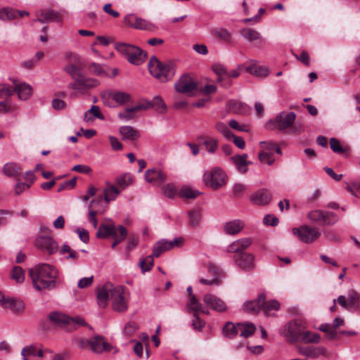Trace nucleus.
<instances>
[{
	"label": "nucleus",
	"mask_w": 360,
	"mask_h": 360,
	"mask_svg": "<svg viewBox=\"0 0 360 360\" xmlns=\"http://www.w3.org/2000/svg\"><path fill=\"white\" fill-rule=\"evenodd\" d=\"M96 294L98 305L101 309L108 306L109 300H111L112 308L115 311L123 313L128 308L129 294L121 285L106 283L96 288Z\"/></svg>",
	"instance_id": "1"
},
{
	"label": "nucleus",
	"mask_w": 360,
	"mask_h": 360,
	"mask_svg": "<svg viewBox=\"0 0 360 360\" xmlns=\"http://www.w3.org/2000/svg\"><path fill=\"white\" fill-rule=\"evenodd\" d=\"M33 287L41 291L53 289L56 287V278L58 276L56 269L48 264H39L29 270Z\"/></svg>",
	"instance_id": "2"
},
{
	"label": "nucleus",
	"mask_w": 360,
	"mask_h": 360,
	"mask_svg": "<svg viewBox=\"0 0 360 360\" xmlns=\"http://www.w3.org/2000/svg\"><path fill=\"white\" fill-rule=\"evenodd\" d=\"M280 334L289 342L310 343L315 341V334L310 332L304 322L295 319L283 325L280 329Z\"/></svg>",
	"instance_id": "3"
},
{
	"label": "nucleus",
	"mask_w": 360,
	"mask_h": 360,
	"mask_svg": "<svg viewBox=\"0 0 360 360\" xmlns=\"http://www.w3.org/2000/svg\"><path fill=\"white\" fill-rule=\"evenodd\" d=\"M296 115L293 112H281L274 120H270L266 124V127L270 130L278 129L281 131L289 129V133L299 134L302 131V125H293Z\"/></svg>",
	"instance_id": "4"
},
{
	"label": "nucleus",
	"mask_w": 360,
	"mask_h": 360,
	"mask_svg": "<svg viewBox=\"0 0 360 360\" xmlns=\"http://www.w3.org/2000/svg\"><path fill=\"white\" fill-rule=\"evenodd\" d=\"M148 68L151 75L161 82H166L172 79L175 74V69L172 63H162L155 56L150 58Z\"/></svg>",
	"instance_id": "5"
},
{
	"label": "nucleus",
	"mask_w": 360,
	"mask_h": 360,
	"mask_svg": "<svg viewBox=\"0 0 360 360\" xmlns=\"http://www.w3.org/2000/svg\"><path fill=\"white\" fill-rule=\"evenodd\" d=\"M49 319L53 324L68 330H74L77 327L86 324L85 320L81 316L70 317L57 311L51 312L49 315Z\"/></svg>",
	"instance_id": "6"
},
{
	"label": "nucleus",
	"mask_w": 360,
	"mask_h": 360,
	"mask_svg": "<svg viewBox=\"0 0 360 360\" xmlns=\"http://www.w3.org/2000/svg\"><path fill=\"white\" fill-rule=\"evenodd\" d=\"M115 48L124 55L131 64L139 65L146 60V53L137 46L125 43H116Z\"/></svg>",
	"instance_id": "7"
},
{
	"label": "nucleus",
	"mask_w": 360,
	"mask_h": 360,
	"mask_svg": "<svg viewBox=\"0 0 360 360\" xmlns=\"http://www.w3.org/2000/svg\"><path fill=\"white\" fill-rule=\"evenodd\" d=\"M203 182L214 190L218 189L225 184V174L221 169L214 168L204 173Z\"/></svg>",
	"instance_id": "8"
},
{
	"label": "nucleus",
	"mask_w": 360,
	"mask_h": 360,
	"mask_svg": "<svg viewBox=\"0 0 360 360\" xmlns=\"http://www.w3.org/2000/svg\"><path fill=\"white\" fill-rule=\"evenodd\" d=\"M98 84L99 82L97 79L86 77L81 75L75 79L72 82H70L68 88L82 94L86 91L96 87Z\"/></svg>",
	"instance_id": "9"
},
{
	"label": "nucleus",
	"mask_w": 360,
	"mask_h": 360,
	"mask_svg": "<svg viewBox=\"0 0 360 360\" xmlns=\"http://www.w3.org/2000/svg\"><path fill=\"white\" fill-rule=\"evenodd\" d=\"M35 246L53 255L58 250V243L49 235H40L35 239Z\"/></svg>",
	"instance_id": "10"
},
{
	"label": "nucleus",
	"mask_w": 360,
	"mask_h": 360,
	"mask_svg": "<svg viewBox=\"0 0 360 360\" xmlns=\"http://www.w3.org/2000/svg\"><path fill=\"white\" fill-rule=\"evenodd\" d=\"M174 88L179 93L191 95L197 88V84L190 75L185 74L175 83Z\"/></svg>",
	"instance_id": "11"
},
{
	"label": "nucleus",
	"mask_w": 360,
	"mask_h": 360,
	"mask_svg": "<svg viewBox=\"0 0 360 360\" xmlns=\"http://www.w3.org/2000/svg\"><path fill=\"white\" fill-rule=\"evenodd\" d=\"M103 103L108 105H110L109 100H114L117 104L123 105L131 100V95L128 93L120 91H107L103 92L101 95Z\"/></svg>",
	"instance_id": "12"
},
{
	"label": "nucleus",
	"mask_w": 360,
	"mask_h": 360,
	"mask_svg": "<svg viewBox=\"0 0 360 360\" xmlns=\"http://www.w3.org/2000/svg\"><path fill=\"white\" fill-rule=\"evenodd\" d=\"M124 22L126 25L138 30H149L153 27L152 23L133 13L127 14L124 18Z\"/></svg>",
	"instance_id": "13"
},
{
	"label": "nucleus",
	"mask_w": 360,
	"mask_h": 360,
	"mask_svg": "<svg viewBox=\"0 0 360 360\" xmlns=\"http://www.w3.org/2000/svg\"><path fill=\"white\" fill-rule=\"evenodd\" d=\"M292 234L305 243H311L315 240V229L308 225H302L292 229Z\"/></svg>",
	"instance_id": "14"
},
{
	"label": "nucleus",
	"mask_w": 360,
	"mask_h": 360,
	"mask_svg": "<svg viewBox=\"0 0 360 360\" xmlns=\"http://www.w3.org/2000/svg\"><path fill=\"white\" fill-rule=\"evenodd\" d=\"M233 259L238 266L243 271H252L255 268V257L251 253L241 252L233 256Z\"/></svg>",
	"instance_id": "15"
},
{
	"label": "nucleus",
	"mask_w": 360,
	"mask_h": 360,
	"mask_svg": "<svg viewBox=\"0 0 360 360\" xmlns=\"http://www.w3.org/2000/svg\"><path fill=\"white\" fill-rule=\"evenodd\" d=\"M37 15L39 18L34 20V21L41 23L61 22L63 21L61 13L53 10H41L37 13Z\"/></svg>",
	"instance_id": "16"
},
{
	"label": "nucleus",
	"mask_w": 360,
	"mask_h": 360,
	"mask_svg": "<svg viewBox=\"0 0 360 360\" xmlns=\"http://www.w3.org/2000/svg\"><path fill=\"white\" fill-rule=\"evenodd\" d=\"M146 181L155 186H160L165 182L167 175L158 168L148 169L145 172Z\"/></svg>",
	"instance_id": "17"
},
{
	"label": "nucleus",
	"mask_w": 360,
	"mask_h": 360,
	"mask_svg": "<svg viewBox=\"0 0 360 360\" xmlns=\"http://www.w3.org/2000/svg\"><path fill=\"white\" fill-rule=\"evenodd\" d=\"M203 302L212 310L224 312L226 311L227 307L224 300L215 295L207 293L203 296Z\"/></svg>",
	"instance_id": "18"
},
{
	"label": "nucleus",
	"mask_w": 360,
	"mask_h": 360,
	"mask_svg": "<svg viewBox=\"0 0 360 360\" xmlns=\"http://www.w3.org/2000/svg\"><path fill=\"white\" fill-rule=\"evenodd\" d=\"M265 300L266 295L262 292L255 300L245 302L243 304V309L247 313L256 314L262 310V303H264Z\"/></svg>",
	"instance_id": "19"
},
{
	"label": "nucleus",
	"mask_w": 360,
	"mask_h": 360,
	"mask_svg": "<svg viewBox=\"0 0 360 360\" xmlns=\"http://www.w3.org/2000/svg\"><path fill=\"white\" fill-rule=\"evenodd\" d=\"M212 70L217 75V81L221 83L223 87L228 88L231 85L230 74L224 65L214 64L212 66Z\"/></svg>",
	"instance_id": "20"
},
{
	"label": "nucleus",
	"mask_w": 360,
	"mask_h": 360,
	"mask_svg": "<svg viewBox=\"0 0 360 360\" xmlns=\"http://www.w3.org/2000/svg\"><path fill=\"white\" fill-rule=\"evenodd\" d=\"M252 243V240L250 238H243L233 241L228 247L226 251L230 253L240 254L244 252L243 251L247 249Z\"/></svg>",
	"instance_id": "21"
},
{
	"label": "nucleus",
	"mask_w": 360,
	"mask_h": 360,
	"mask_svg": "<svg viewBox=\"0 0 360 360\" xmlns=\"http://www.w3.org/2000/svg\"><path fill=\"white\" fill-rule=\"evenodd\" d=\"M86 344L95 353H101L103 351H110L111 347L108 342L103 340L101 336H96L86 340Z\"/></svg>",
	"instance_id": "22"
},
{
	"label": "nucleus",
	"mask_w": 360,
	"mask_h": 360,
	"mask_svg": "<svg viewBox=\"0 0 360 360\" xmlns=\"http://www.w3.org/2000/svg\"><path fill=\"white\" fill-rule=\"evenodd\" d=\"M272 196L271 193L265 188L260 189L255 192L250 196V200L257 205H268L271 200Z\"/></svg>",
	"instance_id": "23"
},
{
	"label": "nucleus",
	"mask_w": 360,
	"mask_h": 360,
	"mask_svg": "<svg viewBox=\"0 0 360 360\" xmlns=\"http://www.w3.org/2000/svg\"><path fill=\"white\" fill-rule=\"evenodd\" d=\"M248 158V156L245 153L233 155L231 158V161L240 173L245 174L248 170V166L252 164L250 161L247 160Z\"/></svg>",
	"instance_id": "24"
},
{
	"label": "nucleus",
	"mask_w": 360,
	"mask_h": 360,
	"mask_svg": "<svg viewBox=\"0 0 360 360\" xmlns=\"http://www.w3.org/2000/svg\"><path fill=\"white\" fill-rule=\"evenodd\" d=\"M338 221L337 215L330 212L316 211V222L319 221L323 225H332Z\"/></svg>",
	"instance_id": "25"
},
{
	"label": "nucleus",
	"mask_w": 360,
	"mask_h": 360,
	"mask_svg": "<svg viewBox=\"0 0 360 360\" xmlns=\"http://www.w3.org/2000/svg\"><path fill=\"white\" fill-rule=\"evenodd\" d=\"M4 308L10 309L16 314H21L25 310V304L22 301L12 297H8L6 300Z\"/></svg>",
	"instance_id": "26"
},
{
	"label": "nucleus",
	"mask_w": 360,
	"mask_h": 360,
	"mask_svg": "<svg viewBox=\"0 0 360 360\" xmlns=\"http://www.w3.org/2000/svg\"><path fill=\"white\" fill-rule=\"evenodd\" d=\"M119 131L122 140L135 141L140 137L139 131L131 126H122Z\"/></svg>",
	"instance_id": "27"
},
{
	"label": "nucleus",
	"mask_w": 360,
	"mask_h": 360,
	"mask_svg": "<svg viewBox=\"0 0 360 360\" xmlns=\"http://www.w3.org/2000/svg\"><path fill=\"white\" fill-rule=\"evenodd\" d=\"M198 141L204 146L210 153H214L218 149L219 142L215 138L199 136Z\"/></svg>",
	"instance_id": "28"
},
{
	"label": "nucleus",
	"mask_w": 360,
	"mask_h": 360,
	"mask_svg": "<svg viewBox=\"0 0 360 360\" xmlns=\"http://www.w3.org/2000/svg\"><path fill=\"white\" fill-rule=\"evenodd\" d=\"M14 91L18 94V98L20 100L25 101L31 96L32 94V87L27 84L22 83L15 85V88H13V92Z\"/></svg>",
	"instance_id": "29"
},
{
	"label": "nucleus",
	"mask_w": 360,
	"mask_h": 360,
	"mask_svg": "<svg viewBox=\"0 0 360 360\" xmlns=\"http://www.w3.org/2000/svg\"><path fill=\"white\" fill-rule=\"evenodd\" d=\"M245 70L246 72L259 77H266L269 74V70L266 67L258 66L254 60H251L250 64L246 66Z\"/></svg>",
	"instance_id": "30"
},
{
	"label": "nucleus",
	"mask_w": 360,
	"mask_h": 360,
	"mask_svg": "<svg viewBox=\"0 0 360 360\" xmlns=\"http://www.w3.org/2000/svg\"><path fill=\"white\" fill-rule=\"evenodd\" d=\"M280 309V303L276 300H271L266 301L264 300V303H262V311L266 316H271L274 315V311H277Z\"/></svg>",
	"instance_id": "31"
},
{
	"label": "nucleus",
	"mask_w": 360,
	"mask_h": 360,
	"mask_svg": "<svg viewBox=\"0 0 360 360\" xmlns=\"http://www.w3.org/2000/svg\"><path fill=\"white\" fill-rule=\"evenodd\" d=\"M243 227V221L238 219L233 220L224 225V231L229 235H235L240 232Z\"/></svg>",
	"instance_id": "32"
},
{
	"label": "nucleus",
	"mask_w": 360,
	"mask_h": 360,
	"mask_svg": "<svg viewBox=\"0 0 360 360\" xmlns=\"http://www.w3.org/2000/svg\"><path fill=\"white\" fill-rule=\"evenodd\" d=\"M240 33L241 37L248 41L259 40L261 42H264V39L261 37L260 33L252 28L247 27L242 29Z\"/></svg>",
	"instance_id": "33"
},
{
	"label": "nucleus",
	"mask_w": 360,
	"mask_h": 360,
	"mask_svg": "<svg viewBox=\"0 0 360 360\" xmlns=\"http://www.w3.org/2000/svg\"><path fill=\"white\" fill-rule=\"evenodd\" d=\"M211 33L213 36L218 39L221 40L226 43H231L232 40V35L231 32L223 27H217L212 29Z\"/></svg>",
	"instance_id": "34"
},
{
	"label": "nucleus",
	"mask_w": 360,
	"mask_h": 360,
	"mask_svg": "<svg viewBox=\"0 0 360 360\" xmlns=\"http://www.w3.org/2000/svg\"><path fill=\"white\" fill-rule=\"evenodd\" d=\"M227 108L229 111L238 114H243L247 111V105L236 100H230L227 103Z\"/></svg>",
	"instance_id": "35"
},
{
	"label": "nucleus",
	"mask_w": 360,
	"mask_h": 360,
	"mask_svg": "<svg viewBox=\"0 0 360 360\" xmlns=\"http://www.w3.org/2000/svg\"><path fill=\"white\" fill-rule=\"evenodd\" d=\"M3 172L8 177H15L21 173V168L15 162H8L3 167Z\"/></svg>",
	"instance_id": "36"
},
{
	"label": "nucleus",
	"mask_w": 360,
	"mask_h": 360,
	"mask_svg": "<svg viewBox=\"0 0 360 360\" xmlns=\"http://www.w3.org/2000/svg\"><path fill=\"white\" fill-rule=\"evenodd\" d=\"M239 335L248 338L255 332L256 327L252 323H239Z\"/></svg>",
	"instance_id": "37"
},
{
	"label": "nucleus",
	"mask_w": 360,
	"mask_h": 360,
	"mask_svg": "<svg viewBox=\"0 0 360 360\" xmlns=\"http://www.w3.org/2000/svg\"><path fill=\"white\" fill-rule=\"evenodd\" d=\"M115 226L112 224L109 225L101 224L96 233V237L101 238H105L109 236L114 237Z\"/></svg>",
	"instance_id": "38"
},
{
	"label": "nucleus",
	"mask_w": 360,
	"mask_h": 360,
	"mask_svg": "<svg viewBox=\"0 0 360 360\" xmlns=\"http://www.w3.org/2000/svg\"><path fill=\"white\" fill-rule=\"evenodd\" d=\"M239 323L234 324L231 322H228L224 326L223 332L226 338L231 339L239 335Z\"/></svg>",
	"instance_id": "39"
},
{
	"label": "nucleus",
	"mask_w": 360,
	"mask_h": 360,
	"mask_svg": "<svg viewBox=\"0 0 360 360\" xmlns=\"http://www.w3.org/2000/svg\"><path fill=\"white\" fill-rule=\"evenodd\" d=\"M349 310L356 309L359 304V295L354 290H349L347 297Z\"/></svg>",
	"instance_id": "40"
},
{
	"label": "nucleus",
	"mask_w": 360,
	"mask_h": 360,
	"mask_svg": "<svg viewBox=\"0 0 360 360\" xmlns=\"http://www.w3.org/2000/svg\"><path fill=\"white\" fill-rule=\"evenodd\" d=\"M18 18V10L9 7L0 8V20H12Z\"/></svg>",
	"instance_id": "41"
},
{
	"label": "nucleus",
	"mask_w": 360,
	"mask_h": 360,
	"mask_svg": "<svg viewBox=\"0 0 360 360\" xmlns=\"http://www.w3.org/2000/svg\"><path fill=\"white\" fill-rule=\"evenodd\" d=\"M148 106H145L144 105H137L134 107L128 108L124 112H120L118 114V117L122 120H129L134 118L131 113L136 112L138 110H141L143 109H147Z\"/></svg>",
	"instance_id": "42"
},
{
	"label": "nucleus",
	"mask_w": 360,
	"mask_h": 360,
	"mask_svg": "<svg viewBox=\"0 0 360 360\" xmlns=\"http://www.w3.org/2000/svg\"><path fill=\"white\" fill-rule=\"evenodd\" d=\"M186 306L189 313H197L198 311H200L202 313H206L203 310L202 304L199 303L195 295H192L191 297H189Z\"/></svg>",
	"instance_id": "43"
},
{
	"label": "nucleus",
	"mask_w": 360,
	"mask_h": 360,
	"mask_svg": "<svg viewBox=\"0 0 360 360\" xmlns=\"http://www.w3.org/2000/svg\"><path fill=\"white\" fill-rule=\"evenodd\" d=\"M330 146L331 150L338 154L344 155L349 151V146H343L340 144V141L335 138L330 139Z\"/></svg>",
	"instance_id": "44"
},
{
	"label": "nucleus",
	"mask_w": 360,
	"mask_h": 360,
	"mask_svg": "<svg viewBox=\"0 0 360 360\" xmlns=\"http://www.w3.org/2000/svg\"><path fill=\"white\" fill-rule=\"evenodd\" d=\"M120 193V191L116 186L109 185L108 187L105 188L103 191L105 201L109 202L111 200H115Z\"/></svg>",
	"instance_id": "45"
},
{
	"label": "nucleus",
	"mask_w": 360,
	"mask_h": 360,
	"mask_svg": "<svg viewBox=\"0 0 360 360\" xmlns=\"http://www.w3.org/2000/svg\"><path fill=\"white\" fill-rule=\"evenodd\" d=\"M60 253L61 255L68 253V255L65 257V259L68 260L72 259L73 261L76 262L79 257V253L77 251L72 250L71 248L67 244L63 245L60 250Z\"/></svg>",
	"instance_id": "46"
},
{
	"label": "nucleus",
	"mask_w": 360,
	"mask_h": 360,
	"mask_svg": "<svg viewBox=\"0 0 360 360\" xmlns=\"http://www.w3.org/2000/svg\"><path fill=\"white\" fill-rule=\"evenodd\" d=\"M92 115L94 117L98 118L100 120H103L104 116L101 112L100 108L97 105H92L91 108L84 113V120L86 122H89V120H92L93 119L89 116V115Z\"/></svg>",
	"instance_id": "47"
},
{
	"label": "nucleus",
	"mask_w": 360,
	"mask_h": 360,
	"mask_svg": "<svg viewBox=\"0 0 360 360\" xmlns=\"http://www.w3.org/2000/svg\"><path fill=\"white\" fill-rule=\"evenodd\" d=\"M319 328L321 331L326 333V337L328 340H334L336 338L338 333L330 324H321Z\"/></svg>",
	"instance_id": "48"
},
{
	"label": "nucleus",
	"mask_w": 360,
	"mask_h": 360,
	"mask_svg": "<svg viewBox=\"0 0 360 360\" xmlns=\"http://www.w3.org/2000/svg\"><path fill=\"white\" fill-rule=\"evenodd\" d=\"M132 182V178L130 174H124L123 175L117 177L116 184L122 189L126 188Z\"/></svg>",
	"instance_id": "49"
},
{
	"label": "nucleus",
	"mask_w": 360,
	"mask_h": 360,
	"mask_svg": "<svg viewBox=\"0 0 360 360\" xmlns=\"http://www.w3.org/2000/svg\"><path fill=\"white\" fill-rule=\"evenodd\" d=\"M64 71L69 74L74 80L82 74L81 68L73 64H68L64 68Z\"/></svg>",
	"instance_id": "50"
},
{
	"label": "nucleus",
	"mask_w": 360,
	"mask_h": 360,
	"mask_svg": "<svg viewBox=\"0 0 360 360\" xmlns=\"http://www.w3.org/2000/svg\"><path fill=\"white\" fill-rule=\"evenodd\" d=\"M201 220V213L198 210H191L188 212V224L191 226H197Z\"/></svg>",
	"instance_id": "51"
},
{
	"label": "nucleus",
	"mask_w": 360,
	"mask_h": 360,
	"mask_svg": "<svg viewBox=\"0 0 360 360\" xmlns=\"http://www.w3.org/2000/svg\"><path fill=\"white\" fill-rule=\"evenodd\" d=\"M154 255H150L147 256L146 258L141 259L139 263V266L142 270L143 272L148 271L151 269V268L153 266L154 264V259H153Z\"/></svg>",
	"instance_id": "52"
},
{
	"label": "nucleus",
	"mask_w": 360,
	"mask_h": 360,
	"mask_svg": "<svg viewBox=\"0 0 360 360\" xmlns=\"http://www.w3.org/2000/svg\"><path fill=\"white\" fill-rule=\"evenodd\" d=\"M11 278L17 283H22L25 280V271L20 266H14L11 271Z\"/></svg>",
	"instance_id": "53"
},
{
	"label": "nucleus",
	"mask_w": 360,
	"mask_h": 360,
	"mask_svg": "<svg viewBox=\"0 0 360 360\" xmlns=\"http://www.w3.org/2000/svg\"><path fill=\"white\" fill-rule=\"evenodd\" d=\"M200 192L192 190L189 188H182L179 191V195L184 198L193 199L198 196Z\"/></svg>",
	"instance_id": "54"
},
{
	"label": "nucleus",
	"mask_w": 360,
	"mask_h": 360,
	"mask_svg": "<svg viewBox=\"0 0 360 360\" xmlns=\"http://www.w3.org/2000/svg\"><path fill=\"white\" fill-rule=\"evenodd\" d=\"M205 322L200 319L197 313H193L191 326L197 331H201L205 327Z\"/></svg>",
	"instance_id": "55"
},
{
	"label": "nucleus",
	"mask_w": 360,
	"mask_h": 360,
	"mask_svg": "<svg viewBox=\"0 0 360 360\" xmlns=\"http://www.w3.org/2000/svg\"><path fill=\"white\" fill-rule=\"evenodd\" d=\"M139 328V325L134 321H129L126 323L124 329L123 333L127 336H131Z\"/></svg>",
	"instance_id": "56"
},
{
	"label": "nucleus",
	"mask_w": 360,
	"mask_h": 360,
	"mask_svg": "<svg viewBox=\"0 0 360 360\" xmlns=\"http://www.w3.org/2000/svg\"><path fill=\"white\" fill-rule=\"evenodd\" d=\"M159 241L160 243H162V246H163V249L165 251H167V250L172 249L174 246L179 245V244H180L181 243L182 239L181 238H176L174 240H170V241H168V240H166L164 239L160 240Z\"/></svg>",
	"instance_id": "57"
},
{
	"label": "nucleus",
	"mask_w": 360,
	"mask_h": 360,
	"mask_svg": "<svg viewBox=\"0 0 360 360\" xmlns=\"http://www.w3.org/2000/svg\"><path fill=\"white\" fill-rule=\"evenodd\" d=\"M21 355L23 357V360H29L27 356H37V348L34 345H30L25 347L21 351Z\"/></svg>",
	"instance_id": "58"
},
{
	"label": "nucleus",
	"mask_w": 360,
	"mask_h": 360,
	"mask_svg": "<svg viewBox=\"0 0 360 360\" xmlns=\"http://www.w3.org/2000/svg\"><path fill=\"white\" fill-rule=\"evenodd\" d=\"M299 352L305 356V358H315V349L311 346H304L299 348Z\"/></svg>",
	"instance_id": "59"
},
{
	"label": "nucleus",
	"mask_w": 360,
	"mask_h": 360,
	"mask_svg": "<svg viewBox=\"0 0 360 360\" xmlns=\"http://www.w3.org/2000/svg\"><path fill=\"white\" fill-rule=\"evenodd\" d=\"M207 273L212 278H218V281L221 282L222 273L216 266L209 264Z\"/></svg>",
	"instance_id": "60"
},
{
	"label": "nucleus",
	"mask_w": 360,
	"mask_h": 360,
	"mask_svg": "<svg viewBox=\"0 0 360 360\" xmlns=\"http://www.w3.org/2000/svg\"><path fill=\"white\" fill-rule=\"evenodd\" d=\"M127 236V230L122 226L119 225L117 228L115 226V234L113 238H117L120 240V241H123Z\"/></svg>",
	"instance_id": "61"
},
{
	"label": "nucleus",
	"mask_w": 360,
	"mask_h": 360,
	"mask_svg": "<svg viewBox=\"0 0 360 360\" xmlns=\"http://www.w3.org/2000/svg\"><path fill=\"white\" fill-rule=\"evenodd\" d=\"M259 146L262 148L263 152H268L273 155L275 148H276V143L273 141H261Z\"/></svg>",
	"instance_id": "62"
},
{
	"label": "nucleus",
	"mask_w": 360,
	"mask_h": 360,
	"mask_svg": "<svg viewBox=\"0 0 360 360\" xmlns=\"http://www.w3.org/2000/svg\"><path fill=\"white\" fill-rule=\"evenodd\" d=\"M13 93V88L6 84H0V98L9 97Z\"/></svg>",
	"instance_id": "63"
},
{
	"label": "nucleus",
	"mask_w": 360,
	"mask_h": 360,
	"mask_svg": "<svg viewBox=\"0 0 360 360\" xmlns=\"http://www.w3.org/2000/svg\"><path fill=\"white\" fill-rule=\"evenodd\" d=\"M272 155V154H270L268 152L260 151L259 153L258 158L262 162H266L269 165H271L275 161Z\"/></svg>",
	"instance_id": "64"
}]
</instances>
